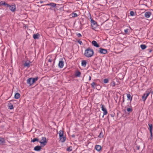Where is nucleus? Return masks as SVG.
I'll return each instance as SVG.
<instances>
[{"mask_svg": "<svg viewBox=\"0 0 153 153\" xmlns=\"http://www.w3.org/2000/svg\"><path fill=\"white\" fill-rule=\"evenodd\" d=\"M91 76H89V81H90L91 80Z\"/></svg>", "mask_w": 153, "mask_h": 153, "instance_id": "40", "label": "nucleus"}, {"mask_svg": "<svg viewBox=\"0 0 153 153\" xmlns=\"http://www.w3.org/2000/svg\"><path fill=\"white\" fill-rule=\"evenodd\" d=\"M77 42L78 43H79L80 44V45H82V44H83L82 42L81 41L78 40L77 41Z\"/></svg>", "mask_w": 153, "mask_h": 153, "instance_id": "38", "label": "nucleus"}, {"mask_svg": "<svg viewBox=\"0 0 153 153\" xmlns=\"http://www.w3.org/2000/svg\"><path fill=\"white\" fill-rule=\"evenodd\" d=\"M149 126V131L150 133V135L151 136H152V124H148Z\"/></svg>", "mask_w": 153, "mask_h": 153, "instance_id": "18", "label": "nucleus"}, {"mask_svg": "<svg viewBox=\"0 0 153 153\" xmlns=\"http://www.w3.org/2000/svg\"><path fill=\"white\" fill-rule=\"evenodd\" d=\"M38 79V77L34 78H30L27 80V82L28 84L31 85H33Z\"/></svg>", "mask_w": 153, "mask_h": 153, "instance_id": "2", "label": "nucleus"}, {"mask_svg": "<svg viewBox=\"0 0 153 153\" xmlns=\"http://www.w3.org/2000/svg\"><path fill=\"white\" fill-rule=\"evenodd\" d=\"M71 16L72 17H75L78 16L77 14L76 13H73L71 14Z\"/></svg>", "mask_w": 153, "mask_h": 153, "instance_id": "32", "label": "nucleus"}, {"mask_svg": "<svg viewBox=\"0 0 153 153\" xmlns=\"http://www.w3.org/2000/svg\"><path fill=\"white\" fill-rule=\"evenodd\" d=\"M40 36V35L39 33L34 34L33 35V37L34 39H38Z\"/></svg>", "mask_w": 153, "mask_h": 153, "instance_id": "15", "label": "nucleus"}, {"mask_svg": "<svg viewBox=\"0 0 153 153\" xmlns=\"http://www.w3.org/2000/svg\"><path fill=\"white\" fill-rule=\"evenodd\" d=\"M92 44L94 46L97 47H99V45L97 44L96 41L93 40L92 42Z\"/></svg>", "mask_w": 153, "mask_h": 153, "instance_id": "19", "label": "nucleus"}, {"mask_svg": "<svg viewBox=\"0 0 153 153\" xmlns=\"http://www.w3.org/2000/svg\"><path fill=\"white\" fill-rule=\"evenodd\" d=\"M8 106L9 108L10 109H12L13 108V105L11 103H8Z\"/></svg>", "mask_w": 153, "mask_h": 153, "instance_id": "26", "label": "nucleus"}, {"mask_svg": "<svg viewBox=\"0 0 153 153\" xmlns=\"http://www.w3.org/2000/svg\"><path fill=\"white\" fill-rule=\"evenodd\" d=\"M127 111L128 112H132V109L131 108H128L127 109Z\"/></svg>", "mask_w": 153, "mask_h": 153, "instance_id": "34", "label": "nucleus"}, {"mask_svg": "<svg viewBox=\"0 0 153 153\" xmlns=\"http://www.w3.org/2000/svg\"><path fill=\"white\" fill-rule=\"evenodd\" d=\"M103 132L101 131L99 135L98 136V137L99 138H103Z\"/></svg>", "mask_w": 153, "mask_h": 153, "instance_id": "31", "label": "nucleus"}, {"mask_svg": "<svg viewBox=\"0 0 153 153\" xmlns=\"http://www.w3.org/2000/svg\"><path fill=\"white\" fill-rule=\"evenodd\" d=\"M126 96L127 98V99L130 100L131 101L132 98V97L131 96V95L129 94H126Z\"/></svg>", "mask_w": 153, "mask_h": 153, "instance_id": "27", "label": "nucleus"}, {"mask_svg": "<svg viewBox=\"0 0 153 153\" xmlns=\"http://www.w3.org/2000/svg\"><path fill=\"white\" fill-rule=\"evenodd\" d=\"M44 1H40V3H43V2H44Z\"/></svg>", "mask_w": 153, "mask_h": 153, "instance_id": "41", "label": "nucleus"}, {"mask_svg": "<svg viewBox=\"0 0 153 153\" xmlns=\"http://www.w3.org/2000/svg\"><path fill=\"white\" fill-rule=\"evenodd\" d=\"M89 15H90V19H91V26L92 27V29H95L98 26L97 22L91 18L90 14L89 13Z\"/></svg>", "mask_w": 153, "mask_h": 153, "instance_id": "4", "label": "nucleus"}, {"mask_svg": "<svg viewBox=\"0 0 153 153\" xmlns=\"http://www.w3.org/2000/svg\"><path fill=\"white\" fill-rule=\"evenodd\" d=\"M20 94L18 93H16L14 97L16 99H18L20 98Z\"/></svg>", "mask_w": 153, "mask_h": 153, "instance_id": "23", "label": "nucleus"}, {"mask_svg": "<svg viewBox=\"0 0 153 153\" xmlns=\"http://www.w3.org/2000/svg\"><path fill=\"white\" fill-rule=\"evenodd\" d=\"M9 9L12 11L14 12L16 10V6L14 5H10Z\"/></svg>", "mask_w": 153, "mask_h": 153, "instance_id": "14", "label": "nucleus"}, {"mask_svg": "<svg viewBox=\"0 0 153 153\" xmlns=\"http://www.w3.org/2000/svg\"><path fill=\"white\" fill-rule=\"evenodd\" d=\"M52 153H56V152H53Z\"/></svg>", "mask_w": 153, "mask_h": 153, "instance_id": "43", "label": "nucleus"}, {"mask_svg": "<svg viewBox=\"0 0 153 153\" xmlns=\"http://www.w3.org/2000/svg\"><path fill=\"white\" fill-rule=\"evenodd\" d=\"M151 13L150 12H147L145 13V16L146 18H149L151 15Z\"/></svg>", "mask_w": 153, "mask_h": 153, "instance_id": "16", "label": "nucleus"}, {"mask_svg": "<svg viewBox=\"0 0 153 153\" xmlns=\"http://www.w3.org/2000/svg\"><path fill=\"white\" fill-rule=\"evenodd\" d=\"M81 74V72L79 71H77L75 73V75L76 77H80Z\"/></svg>", "mask_w": 153, "mask_h": 153, "instance_id": "28", "label": "nucleus"}, {"mask_svg": "<svg viewBox=\"0 0 153 153\" xmlns=\"http://www.w3.org/2000/svg\"><path fill=\"white\" fill-rule=\"evenodd\" d=\"M101 106L102 110L103 111V115H106L107 114L108 112L105 106L101 104Z\"/></svg>", "mask_w": 153, "mask_h": 153, "instance_id": "7", "label": "nucleus"}, {"mask_svg": "<svg viewBox=\"0 0 153 153\" xmlns=\"http://www.w3.org/2000/svg\"><path fill=\"white\" fill-rule=\"evenodd\" d=\"M38 139L37 138H34L33 140H32V141L33 142H34L36 141H38Z\"/></svg>", "mask_w": 153, "mask_h": 153, "instance_id": "35", "label": "nucleus"}, {"mask_svg": "<svg viewBox=\"0 0 153 153\" xmlns=\"http://www.w3.org/2000/svg\"><path fill=\"white\" fill-rule=\"evenodd\" d=\"M131 31V29H125L124 31L125 34H129Z\"/></svg>", "mask_w": 153, "mask_h": 153, "instance_id": "25", "label": "nucleus"}, {"mask_svg": "<svg viewBox=\"0 0 153 153\" xmlns=\"http://www.w3.org/2000/svg\"><path fill=\"white\" fill-rule=\"evenodd\" d=\"M44 6H50L51 7H55L56 6V4L54 3L51 2L49 4H47L45 5H44Z\"/></svg>", "mask_w": 153, "mask_h": 153, "instance_id": "12", "label": "nucleus"}, {"mask_svg": "<svg viewBox=\"0 0 153 153\" xmlns=\"http://www.w3.org/2000/svg\"><path fill=\"white\" fill-rule=\"evenodd\" d=\"M64 62L63 59L61 58L59 60L58 64L59 67L61 68H62L64 66Z\"/></svg>", "mask_w": 153, "mask_h": 153, "instance_id": "6", "label": "nucleus"}, {"mask_svg": "<svg viewBox=\"0 0 153 153\" xmlns=\"http://www.w3.org/2000/svg\"><path fill=\"white\" fill-rule=\"evenodd\" d=\"M5 143V140L4 139L0 138V144H2Z\"/></svg>", "mask_w": 153, "mask_h": 153, "instance_id": "29", "label": "nucleus"}, {"mask_svg": "<svg viewBox=\"0 0 153 153\" xmlns=\"http://www.w3.org/2000/svg\"><path fill=\"white\" fill-rule=\"evenodd\" d=\"M140 48L142 50H144L147 48L146 46L144 44H142L140 45Z\"/></svg>", "mask_w": 153, "mask_h": 153, "instance_id": "30", "label": "nucleus"}, {"mask_svg": "<svg viewBox=\"0 0 153 153\" xmlns=\"http://www.w3.org/2000/svg\"><path fill=\"white\" fill-rule=\"evenodd\" d=\"M59 137L60 141L63 143L66 140V137L64 134V132L63 131L60 130L59 133Z\"/></svg>", "mask_w": 153, "mask_h": 153, "instance_id": "3", "label": "nucleus"}, {"mask_svg": "<svg viewBox=\"0 0 153 153\" xmlns=\"http://www.w3.org/2000/svg\"><path fill=\"white\" fill-rule=\"evenodd\" d=\"M130 14L131 16H134V12L132 11H131L130 12Z\"/></svg>", "mask_w": 153, "mask_h": 153, "instance_id": "37", "label": "nucleus"}, {"mask_svg": "<svg viewBox=\"0 0 153 153\" xmlns=\"http://www.w3.org/2000/svg\"><path fill=\"white\" fill-rule=\"evenodd\" d=\"M41 147L39 146H36L34 148V150L36 151H39L41 150Z\"/></svg>", "mask_w": 153, "mask_h": 153, "instance_id": "21", "label": "nucleus"}, {"mask_svg": "<svg viewBox=\"0 0 153 153\" xmlns=\"http://www.w3.org/2000/svg\"><path fill=\"white\" fill-rule=\"evenodd\" d=\"M103 81L104 83H107L109 82V79H104Z\"/></svg>", "mask_w": 153, "mask_h": 153, "instance_id": "33", "label": "nucleus"}, {"mask_svg": "<svg viewBox=\"0 0 153 153\" xmlns=\"http://www.w3.org/2000/svg\"><path fill=\"white\" fill-rule=\"evenodd\" d=\"M91 85V87L93 88H94L95 87L98 85L96 83L94 82H93Z\"/></svg>", "mask_w": 153, "mask_h": 153, "instance_id": "22", "label": "nucleus"}, {"mask_svg": "<svg viewBox=\"0 0 153 153\" xmlns=\"http://www.w3.org/2000/svg\"><path fill=\"white\" fill-rule=\"evenodd\" d=\"M150 92L146 91V93L144 94L142 96V100L143 101H145L148 97L149 96Z\"/></svg>", "mask_w": 153, "mask_h": 153, "instance_id": "9", "label": "nucleus"}, {"mask_svg": "<svg viewBox=\"0 0 153 153\" xmlns=\"http://www.w3.org/2000/svg\"><path fill=\"white\" fill-rule=\"evenodd\" d=\"M102 148L101 146L99 145H96L95 146V149L98 151H100L101 149Z\"/></svg>", "mask_w": 153, "mask_h": 153, "instance_id": "17", "label": "nucleus"}, {"mask_svg": "<svg viewBox=\"0 0 153 153\" xmlns=\"http://www.w3.org/2000/svg\"><path fill=\"white\" fill-rule=\"evenodd\" d=\"M31 62L29 61H26L24 64L25 67H27L28 68H29L30 66V64Z\"/></svg>", "mask_w": 153, "mask_h": 153, "instance_id": "11", "label": "nucleus"}, {"mask_svg": "<svg viewBox=\"0 0 153 153\" xmlns=\"http://www.w3.org/2000/svg\"><path fill=\"white\" fill-rule=\"evenodd\" d=\"M76 35L78 37H81L82 36L81 34L79 33H76Z\"/></svg>", "mask_w": 153, "mask_h": 153, "instance_id": "36", "label": "nucleus"}, {"mask_svg": "<svg viewBox=\"0 0 153 153\" xmlns=\"http://www.w3.org/2000/svg\"><path fill=\"white\" fill-rule=\"evenodd\" d=\"M48 58H49L48 60V62H51L53 61V63L52 65V67H53L54 65L55 62L54 56L52 55L49 56L48 57Z\"/></svg>", "mask_w": 153, "mask_h": 153, "instance_id": "5", "label": "nucleus"}, {"mask_svg": "<svg viewBox=\"0 0 153 153\" xmlns=\"http://www.w3.org/2000/svg\"><path fill=\"white\" fill-rule=\"evenodd\" d=\"M67 151H68L69 152H70L72 151V149H70V148H68L67 149Z\"/></svg>", "mask_w": 153, "mask_h": 153, "instance_id": "39", "label": "nucleus"}, {"mask_svg": "<svg viewBox=\"0 0 153 153\" xmlns=\"http://www.w3.org/2000/svg\"><path fill=\"white\" fill-rule=\"evenodd\" d=\"M2 5H4V6L6 7H8L10 6V5L5 2L1 1L0 2V5L1 6Z\"/></svg>", "mask_w": 153, "mask_h": 153, "instance_id": "13", "label": "nucleus"}, {"mask_svg": "<svg viewBox=\"0 0 153 153\" xmlns=\"http://www.w3.org/2000/svg\"><path fill=\"white\" fill-rule=\"evenodd\" d=\"M99 52L101 53L105 54L107 53V51L106 49L100 48H99Z\"/></svg>", "mask_w": 153, "mask_h": 153, "instance_id": "10", "label": "nucleus"}, {"mask_svg": "<svg viewBox=\"0 0 153 153\" xmlns=\"http://www.w3.org/2000/svg\"><path fill=\"white\" fill-rule=\"evenodd\" d=\"M94 54V52L93 49L88 48L86 49L84 52V56L90 58L93 56Z\"/></svg>", "mask_w": 153, "mask_h": 153, "instance_id": "1", "label": "nucleus"}, {"mask_svg": "<svg viewBox=\"0 0 153 153\" xmlns=\"http://www.w3.org/2000/svg\"><path fill=\"white\" fill-rule=\"evenodd\" d=\"M39 143L45 146L47 143L46 138L45 137H42L41 140L39 141Z\"/></svg>", "mask_w": 153, "mask_h": 153, "instance_id": "8", "label": "nucleus"}, {"mask_svg": "<svg viewBox=\"0 0 153 153\" xmlns=\"http://www.w3.org/2000/svg\"><path fill=\"white\" fill-rule=\"evenodd\" d=\"M87 62L86 60H84L82 61V65L84 67H85L87 64Z\"/></svg>", "mask_w": 153, "mask_h": 153, "instance_id": "20", "label": "nucleus"}, {"mask_svg": "<svg viewBox=\"0 0 153 153\" xmlns=\"http://www.w3.org/2000/svg\"><path fill=\"white\" fill-rule=\"evenodd\" d=\"M116 85V83L114 80L112 81L110 83V86L112 87H114Z\"/></svg>", "mask_w": 153, "mask_h": 153, "instance_id": "24", "label": "nucleus"}, {"mask_svg": "<svg viewBox=\"0 0 153 153\" xmlns=\"http://www.w3.org/2000/svg\"><path fill=\"white\" fill-rule=\"evenodd\" d=\"M139 149V147H137V149Z\"/></svg>", "mask_w": 153, "mask_h": 153, "instance_id": "42", "label": "nucleus"}]
</instances>
